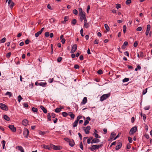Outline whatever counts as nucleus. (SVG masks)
I'll list each match as a JSON object with an SVG mask.
<instances>
[{"mask_svg": "<svg viewBox=\"0 0 152 152\" xmlns=\"http://www.w3.org/2000/svg\"><path fill=\"white\" fill-rule=\"evenodd\" d=\"M102 146V144L93 145L91 146V147L89 148V149L92 151H93L94 150L98 149Z\"/></svg>", "mask_w": 152, "mask_h": 152, "instance_id": "obj_1", "label": "nucleus"}, {"mask_svg": "<svg viewBox=\"0 0 152 152\" xmlns=\"http://www.w3.org/2000/svg\"><path fill=\"white\" fill-rule=\"evenodd\" d=\"M110 96V93L103 95L100 97V100L101 101H103L109 97Z\"/></svg>", "mask_w": 152, "mask_h": 152, "instance_id": "obj_2", "label": "nucleus"}, {"mask_svg": "<svg viewBox=\"0 0 152 152\" xmlns=\"http://www.w3.org/2000/svg\"><path fill=\"white\" fill-rule=\"evenodd\" d=\"M137 130V126H134L132 127L130 130L129 132V134L130 135H132L135 133Z\"/></svg>", "mask_w": 152, "mask_h": 152, "instance_id": "obj_3", "label": "nucleus"}, {"mask_svg": "<svg viewBox=\"0 0 152 152\" xmlns=\"http://www.w3.org/2000/svg\"><path fill=\"white\" fill-rule=\"evenodd\" d=\"M79 15L80 16V20L81 22H82L83 19L86 18L85 12H82V14H79Z\"/></svg>", "mask_w": 152, "mask_h": 152, "instance_id": "obj_4", "label": "nucleus"}, {"mask_svg": "<svg viewBox=\"0 0 152 152\" xmlns=\"http://www.w3.org/2000/svg\"><path fill=\"white\" fill-rule=\"evenodd\" d=\"M0 108L3 110H8L7 107L5 104L2 103H0Z\"/></svg>", "mask_w": 152, "mask_h": 152, "instance_id": "obj_5", "label": "nucleus"}, {"mask_svg": "<svg viewBox=\"0 0 152 152\" xmlns=\"http://www.w3.org/2000/svg\"><path fill=\"white\" fill-rule=\"evenodd\" d=\"M29 134V131L28 129L26 128L25 129L23 132V134L24 136L27 138Z\"/></svg>", "mask_w": 152, "mask_h": 152, "instance_id": "obj_6", "label": "nucleus"}, {"mask_svg": "<svg viewBox=\"0 0 152 152\" xmlns=\"http://www.w3.org/2000/svg\"><path fill=\"white\" fill-rule=\"evenodd\" d=\"M90 126H87L85 129H84L85 132L86 134H88L89 133L90 130L91 129Z\"/></svg>", "mask_w": 152, "mask_h": 152, "instance_id": "obj_7", "label": "nucleus"}, {"mask_svg": "<svg viewBox=\"0 0 152 152\" xmlns=\"http://www.w3.org/2000/svg\"><path fill=\"white\" fill-rule=\"evenodd\" d=\"M52 148L55 150H60L62 148L59 145H52Z\"/></svg>", "mask_w": 152, "mask_h": 152, "instance_id": "obj_8", "label": "nucleus"}, {"mask_svg": "<svg viewBox=\"0 0 152 152\" xmlns=\"http://www.w3.org/2000/svg\"><path fill=\"white\" fill-rule=\"evenodd\" d=\"M100 140L97 138H94L92 139L91 141V143H96L100 142Z\"/></svg>", "mask_w": 152, "mask_h": 152, "instance_id": "obj_9", "label": "nucleus"}, {"mask_svg": "<svg viewBox=\"0 0 152 152\" xmlns=\"http://www.w3.org/2000/svg\"><path fill=\"white\" fill-rule=\"evenodd\" d=\"M91 118L89 117H88L86 118V120H85L83 125L85 126H86L89 123V121H91Z\"/></svg>", "mask_w": 152, "mask_h": 152, "instance_id": "obj_10", "label": "nucleus"}, {"mask_svg": "<svg viewBox=\"0 0 152 152\" xmlns=\"http://www.w3.org/2000/svg\"><path fill=\"white\" fill-rule=\"evenodd\" d=\"M77 45L76 44H75L73 45L72 47V50L71 51V53H73L75 52L77 49Z\"/></svg>", "mask_w": 152, "mask_h": 152, "instance_id": "obj_11", "label": "nucleus"}, {"mask_svg": "<svg viewBox=\"0 0 152 152\" xmlns=\"http://www.w3.org/2000/svg\"><path fill=\"white\" fill-rule=\"evenodd\" d=\"M9 128L13 132H15L16 131V128L13 125H11L9 126Z\"/></svg>", "mask_w": 152, "mask_h": 152, "instance_id": "obj_12", "label": "nucleus"}, {"mask_svg": "<svg viewBox=\"0 0 152 152\" xmlns=\"http://www.w3.org/2000/svg\"><path fill=\"white\" fill-rule=\"evenodd\" d=\"M151 28L150 25L148 24L147 26V29L145 32V34L146 36L148 35Z\"/></svg>", "mask_w": 152, "mask_h": 152, "instance_id": "obj_13", "label": "nucleus"}, {"mask_svg": "<svg viewBox=\"0 0 152 152\" xmlns=\"http://www.w3.org/2000/svg\"><path fill=\"white\" fill-rule=\"evenodd\" d=\"M116 134L115 132H112L111 134L110 137L108 139L109 141H111L112 140L113 138L115 136Z\"/></svg>", "mask_w": 152, "mask_h": 152, "instance_id": "obj_14", "label": "nucleus"}, {"mask_svg": "<svg viewBox=\"0 0 152 152\" xmlns=\"http://www.w3.org/2000/svg\"><path fill=\"white\" fill-rule=\"evenodd\" d=\"M69 143V145L72 147L74 146L75 144L74 141L73 139L70 140Z\"/></svg>", "mask_w": 152, "mask_h": 152, "instance_id": "obj_15", "label": "nucleus"}, {"mask_svg": "<svg viewBox=\"0 0 152 152\" xmlns=\"http://www.w3.org/2000/svg\"><path fill=\"white\" fill-rule=\"evenodd\" d=\"M122 143L121 142H119L118 145L116 147L115 149L118 150L120 149L122 146Z\"/></svg>", "mask_w": 152, "mask_h": 152, "instance_id": "obj_16", "label": "nucleus"}, {"mask_svg": "<svg viewBox=\"0 0 152 152\" xmlns=\"http://www.w3.org/2000/svg\"><path fill=\"white\" fill-rule=\"evenodd\" d=\"M28 123V121L27 119L23 120L22 122V124L24 126H26Z\"/></svg>", "mask_w": 152, "mask_h": 152, "instance_id": "obj_17", "label": "nucleus"}, {"mask_svg": "<svg viewBox=\"0 0 152 152\" xmlns=\"http://www.w3.org/2000/svg\"><path fill=\"white\" fill-rule=\"evenodd\" d=\"M40 108L43 111L44 113H47V110L46 108H45L43 106H41L40 107Z\"/></svg>", "mask_w": 152, "mask_h": 152, "instance_id": "obj_18", "label": "nucleus"}, {"mask_svg": "<svg viewBox=\"0 0 152 152\" xmlns=\"http://www.w3.org/2000/svg\"><path fill=\"white\" fill-rule=\"evenodd\" d=\"M39 86H41L43 87H45L46 86L47 83L46 82H40L39 83Z\"/></svg>", "mask_w": 152, "mask_h": 152, "instance_id": "obj_19", "label": "nucleus"}, {"mask_svg": "<svg viewBox=\"0 0 152 152\" xmlns=\"http://www.w3.org/2000/svg\"><path fill=\"white\" fill-rule=\"evenodd\" d=\"M18 148L19 150L21 152H24V150L23 149V148L20 146H18Z\"/></svg>", "mask_w": 152, "mask_h": 152, "instance_id": "obj_20", "label": "nucleus"}, {"mask_svg": "<svg viewBox=\"0 0 152 152\" xmlns=\"http://www.w3.org/2000/svg\"><path fill=\"white\" fill-rule=\"evenodd\" d=\"M87 98L86 97H84L82 103L83 104H85L87 102Z\"/></svg>", "mask_w": 152, "mask_h": 152, "instance_id": "obj_21", "label": "nucleus"}, {"mask_svg": "<svg viewBox=\"0 0 152 152\" xmlns=\"http://www.w3.org/2000/svg\"><path fill=\"white\" fill-rule=\"evenodd\" d=\"M8 4L10 8L11 9H12L14 4V3L12 1L10 2V3L8 2Z\"/></svg>", "mask_w": 152, "mask_h": 152, "instance_id": "obj_22", "label": "nucleus"}, {"mask_svg": "<svg viewBox=\"0 0 152 152\" xmlns=\"http://www.w3.org/2000/svg\"><path fill=\"white\" fill-rule=\"evenodd\" d=\"M4 118L7 121H9L10 120V118L7 115H4Z\"/></svg>", "mask_w": 152, "mask_h": 152, "instance_id": "obj_23", "label": "nucleus"}, {"mask_svg": "<svg viewBox=\"0 0 152 152\" xmlns=\"http://www.w3.org/2000/svg\"><path fill=\"white\" fill-rule=\"evenodd\" d=\"M93 134L96 137V138H100L101 137L100 136H99L97 133H94Z\"/></svg>", "mask_w": 152, "mask_h": 152, "instance_id": "obj_24", "label": "nucleus"}, {"mask_svg": "<svg viewBox=\"0 0 152 152\" xmlns=\"http://www.w3.org/2000/svg\"><path fill=\"white\" fill-rule=\"evenodd\" d=\"M62 109V108H57L55 109V111L56 113H58L60 112L61 109Z\"/></svg>", "mask_w": 152, "mask_h": 152, "instance_id": "obj_25", "label": "nucleus"}, {"mask_svg": "<svg viewBox=\"0 0 152 152\" xmlns=\"http://www.w3.org/2000/svg\"><path fill=\"white\" fill-rule=\"evenodd\" d=\"M69 113H70L69 115L70 116L71 118L72 119H74L75 118V115L73 114L72 112H70Z\"/></svg>", "mask_w": 152, "mask_h": 152, "instance_id": "obj_26", "label": "nucleus"}, {"mask_svg": "<svg viewBox=\"0 0 152 152\" xmlns=\"http://www.w3.org/2000/svg\"><path fill=\"white\" fill-rule=\"evenodd\" d=\"M78 121H75L73 123L72 125L73 127H75L77 126Z\"/></svg>", "mask_w": 152, "mask_h": 152, "instance_id": "obj_27", "label": "nucleus"}, {"mask_svg": "<svg viewBox=\"0 0 152 152\" xmlns=\"http://www.w3.org/2000/svg\"><path fill=\"white\" fill-rule=\"evenodd\" d=\"M5 95H9V97H10L12 96V94L11 92L7 91Z\"/></svg>", "mask_w": 152, "mask_h": 152, "instance_id": "obj_28", "label": "nucleus"}, {"mask_svg": "<svg viewBox=\"0 0 152 152\" xmlns=\"http://www.w3.org/2000/svg\"><path fill=\"white\" fill-rule=\"evenodd\" d=\"M141 116L143 117V119L144 121L145 122V120L146 118V115L144 114L141 113Z\"/></svg>", "mask_w": 152, "mask_h": 152, "instance_id": "obj_29", "label": "nucleus"}, {"mask_svg": "<svg viewBox=\"0 0 152 152\" xmlns=\"http://www.w3.org/2000/svg\"><path fill=\"white\" fill-rule=\"evenodd\" d=\"M77 23V20H76V19H73L71 22V23L72 24H73V25H75Z\"/></svg>", "mask_w": 152, "mask_h": 152, "instance_id": "obj_30", "label": "nucleus"}, {"mask_svg": "<svg viewBox=\"0 0 152 152\" xmlns=\"http://www.w3.org/2000/svg\"><path fill=\"white\" fill-rule=\"evenodd\" d=\"M18 100L19 102H20L21 100L23 99V98L20 95H19L18 97Z\"/></svg>", "mask_w": 152, "mask_h": 152, "instance_id": "obj_31", "label": "nucleus"}, {"mask_svg": "<svg viewBox=\"0 0 152 152\" xmlns=\"http://www.w3.org/2000/svg\"><path fill=\"white\" fill-rule=\"evenodd\" d=\"M104 27L106 30H107V31H109L110 28L107 24H104Z\"/></svg>", "mask_w": 152, "mask_h": 152, "instance_id": "obj_32", "label": "nucleus"}, {"mask_svg": "<svg viewBox=\"0 0 152 152\" xmlns=\"http://www.w3.org/2000/svg\"><path fill=\"white\" fill-rule=\"evenodd\" d=\"M47 118H48V120L49 121H50L51 120V116H50V113H48Z\"/></svg>", "mask_w": 152, "mask_h": 152, "instance_id": "obj_33", "label": "nucleus"}, {"mask_svg": "<svg viewBox=\"0 0 152 152\" xmlns=\"http://www.w3.org/2000/svg\"><path fill=\"white\" fill-rule=\"evenodd\" d=\"M32 111L34 112H37L38 111L36 107H32Z\"/></svg>", "mask_w": 152, "mask_h": 152, "instance_id": "obj_34", "label": "nucleus"}, {"mask_svg": "<svg viewBox=\"0 0 152 152\" xmlns=\"http://www.w3.org/2000/svg\"><path fill=\"white\" fill-rule=\"evenodd\" d=\"M6 39L5 37H4L0 40V42L1 43H4L6 41Z\"/></svg>", "mask_w": 152, "mask_h": 152, "instance_id": "obj_35", "label": "nucleus"}, {"mask_svg": "<svg viewBox=\"0 0 152 152\" xmlns=\"http://www.w3.org/2000/svg\"><path fill=\"white\" fill-rule=\"evenodd\" d=\"M129 80V78H125L123 80V82H127Z\"/></svg>", "mask_w": 152, "mask_h": 152, "instance_id": "obj_36", "label": "nucleus"}, {"mask_svg": "<svg viewBox=\"0 0 152 152\" xmlns=\"http://www.w3.org/2000/svg\"><path fill=\"white\" fill-rule=\"evenodd\" d=\"M128 141L130 143H132V138L128 137Z\"/></svg>", "mask_w": 152, "mask_h": 152, "instance_id": "obj_37", "label": "nucleus"}, {"mask_svg": "<svg viewBox=\"0 0 152 152\" xmlns=\"http://www.w3.org/2000/svg\"><path fill=\"white\" fill-rule=\"evenodd\" d=\"M41 33L39 31L38 32H37V33H36L35 34V36L36 37H38L39 35Z\"/></svg>", "mask_w": 152, "mask_h": 152, "instance_id": "obj_38", "label": "nucleus"}, {"mask_svg": "<svg viewBox=\"0 0 152 152\" xmlns=\"http://www.w3.org/2000/svg\"><path fill=\"white\" fill-rule=\"evenodd\" d=\"M62 115L63 117H66L68 115V114L66 112H63L62 113Z\"/></svg>", "mask_w": 152, "mask_h": 152, "instance_id": "obj_39", "label": "nucleus"}, {"mask_svg": "<svg viewBox=\"0 0 152 152\" xmlns=\"http://www.w3.org/2000/svg\"><path fill=\"white\" fill-rule=\"evenodd\" d=\"M49 33L48 32H46L45 33V36L46 37H48L49 36Z\"/></svg>", "mask_w": 152, "mask_h": 152, "instance_id": "obj_40", "label": "nucleus"}, {"mask_svg": "<svg viewBox=\"0 0 152 152\" xmlns=\"http://www.w3.org/2000/svg\"><path fill=\"white\" fill-rule=\"evenodd\" d=\"M131 2V0H127L126 1V5H128L130 4Z\"/></svg>", "mask_w": 152, "mask_h": 152, "instance_id": "obj_41", "label": "nucleus"}, {"mask_svg": "<svg viewBox=\"0 0 152 152\" xmlns=\"http://www.w3.org/2000/svg\"><path fill=\"white\" fill-rule=\"evenodd\" d=\"M79 11V14H82V12H85L84 11H83L82 9L81 8H78Z\"/></svg>", "mask_w": 152, "mask_h": 152, "instance_id": "obj_42", "label": "nucleus"}, {"mask_svg": "<svg viewBox=\"0 0 152 152\" xmlns=\"http://www.w3.org/2000/svg\"><path fill=\"white\" fill-rule=\"evenodd\" d=\"M73 13L75 15H77L78 13V11L74 9L73 10Z\"/></svg>", "mask_w": 152, "mask_h": 152, "instance_id": "obj_43", "label": "nucleus"}, {"mask_svg": "<svg viewBox=\"0 0 152 152\" xmlns=\"http://www.w3.org/2000/svg\"><path fill=\"white\" fill-rule=\"evenodd\" d=\"M116 8L118 9L119 8H121V5L119 4H116Z\"/></svg>", "mask_w": 152, "mask_h": 152, "instance_id": "obj_44", "label": "nucleus"}, {"mask_svg": "<svg viewBox=\"0 0 152 152\" xmlns=\"http://www.w3.org/2000/svg\"><path fill=\"white\" fill-rule=\"evenodd\" d=\"M83 29L82 28L80 31V33L82 37H84V35L83 34Z\"/></svg>", "mask_w": 152, "mask_h": 152, "instance_id": "obj_45", "label": "nucleus"}, {"mask_svg": "<svg viewBox=\"0 0 152 152\" xmlns=\"http://www.w3.org/2000/svg\"><path fill=\"white\" fill-rule=\"evenodd\" d=\"M85 27L86 28H88L89 26V25L88 23H84V24Z\"/></svg>", "mask_w": 152, "mask_h": 152, "instance_id": "obj_46", "label": "nucleus"}, {"mask_svg": "<svg viewBox=\"0 0 152 152\" xmlns=\"http://www.w3.org/2000/svg\"><path fill=\"white\" fill-rule=\"evenodd\" d=\"M138 42L137 41L135 42L134 44V46L135 47H136L138 45Z\"/></svg>", "mask_w": 152, "mask_h": 152, "instance_id": "obj_47", "label": "nucleus"}, {"mask_svg": "<svg viewBox=\"0 0 152 152\" xmlns=\"http://www.w3.org/2000/svg\"><path fill=\"white\" fill-rule=\"evenodd\" d=\"M126 26L124 25L123 26V31L124 33L126 32Z\"/></svg>", "mask_w": 152, "mask_h": 152, "instance_id": "obj_48", "label": "nucleus"}, {"mask_svg": "<svg viewBox=\"0 0 152 152\" xmlns=\"http://www.w3.org/2000/svg\"><path fill=\"white\" fill-rule=\"evenodd\" d=\"M140 57L142 58L144 57L143 53L142 52H140L139 53Z\"/></svg>", "mask_w": 152, "mask_h": 152, "instance_id": "obj_49", "label": "nucleus"}, {"mask_svg": "<svg viewBox=\"0 0 152 152\" xmlns=\"http://www.w3.org/2000/svg\"><path fill=\"white\" fill-rule=\"evenodd\" d=\"M62 59V58L61 57H58L57 59V61L58 62H60Z\"/></svg>", "mask_w": 152, "mask_h": 152, "instance_id": "obj_50", "label": "nucleus"}, {"mask_svg": "<svg viewBox=\"0 0 152 152\" xmlns=\"http://www.w3.org/2000/svg\"><path fill=\"white\" fill-rule=\"evenodd\" d=\"M97 73L98 74L101 75L102 74L103 72L102 70L101 69H99Z\"/></svg>", "mask_w": 152, "mask_h": 152, "instance_id": "obj_51", "label": "nucleus"}, {"mask_svg": "<svg viewBox=\"0 0 152 152\" xmlns=\"http://www.w3.org/2000/svg\"><path fill=\"white\" fill-rule=\"evenodd\" d=\"M82 117V116L81 115H79L78 116L77 118L76 121H78L79 119L81 118Z\"/></svg>", "mask_w": 152, "mask_h": 152, "instance_id": "obj_52", "label": "nucleus"}, {"mask_svg": "<svg viewBox=\"0 0 152 152\" xmlns=\"http://www.w3.org/2000/svg\"><path fill=\"white\" fill-rule=\"evenodd\" d=\"M147 88H146L145 90H144L142 92V94L143 95L145 94L147 92Z\"/></svg>", "mask_w": 152, "mask_h": 152, "instance_id": "obj_53", "label": "nucleus"}, {"mask_svg": "<svg viewBox=\"0 0 152 152\" xmlns=\"http://www.w3.org/2000/svg\"><path fill=\"white\" fill-rule=\"evenodd\" d=\"M142 27H139L137 28L136 30L137 31H140L142 30Z\"/></svg>", "mask_w": 152, "mask_h": 152, "instance_id": "obj_54", "label": "nucleus"}, {"mask_svg": "<svg viewBox=\"0 0 152 152\" xmlns=\"http://www.w3.org/2000/svg\"><path fill=\"white\" fill-rule=\"evenodd\" d=\"M80 147L82 150H83V146L82 142H81L80 144Z\"/></svg>", "mask_w": 152, "mask_h": 152, "instance_id": "obj_55", "label": "nucleus"}, {"mask_svg": "<svg viewBox=\"0 0 152 152\" xmlns=\"http://www.w3.org/2000/svg\"><path fill=\"white\" fill-rule=\"evenodd\" d=\"M23 106L24 107H28V104L26 103H24L23 104Z\"/></svg>", "mask_w": 152, "mask_h": 152, "instance_id": "obj_56", "label": "nucleus"}, {"mask_svg": "<svg viewBox=\"0 0 152 152\" xmlns=\"http://www.w3.org/2000/svg\"><path fill=\"white\" fill-rule=\"evenodd\" d=\"M43 148L46 149H49V147L48 145H43Z\"/></svg>", "mask_w": 152, "mask_h": 152, "instance_id": "obj_57", "label": "nucleus"}, {"mask_svg": "<svg viewBox=\"0 0 152 152\" xmlns=\"http://www.w3.org/2000/svg\"><path fill=\"white\" fill-rule=\"evenodd\" d=\"M121 135V133H118V134L114 138V140H115L117 138H118L120 135Z\"/></svg>", "mask_w": 152, "mask_h": 152, "instance_id": "obj_58", "label": "nucleus"}, {"mask_svg": "<svg viewBox=\"0 0 152 152\" xmlns=\"http://www.w3.org/2000/svg\"><path fill=\"white\" fill-rule=\"evenodd\" d=\"M11 53L10 52L8 53L6 55V57L7 58H9L11 56Z\"/></svg>", "mask_w": 152, "mask_h": 152, "instance_id": "obj_59", "label": "nucleus"}, {"mask_svg": "<svg viewBox=\"0 0 152 152\" xmlns=\"http://www.w3.org/2000/svg\"><path fill=\"white\" fill-rule=\"evenodd\" d=\"M74 68L76 69H79V66L77 64H75L74 65Z\"/></svg>", "mask_w": 152, "mask_h": 152, "instance_id": "obj_60", "label": "nucleus"}, {"mask_svg": "<svg viewBox=\"0 0 152 152\" xmlns=\"http://www.w3.org/2000/svg\"><path fill=\"white\" fill-rule=\"evenodd\" d=\"M53 78H51L49 79L48 81L50 83H51L53 82Z\"/></svg>", "mask_w": 152, "mask_h": 152, "instance_id": "obj_61", "label": "nucleus"}, {"mask_svg": "<svg viewBox=\"0 0 152 152\" xmlns=\"http://www.w3.org/2000/svg\"><path fill=\"white\" fill-rule=\"evenodd\" d=\"M149 108H150V106H145L144 108V109L145 110H148L149 109Z\"/></svg>", "mask_w": 152, "mask_h": 152, "instance_id": "obj_62", "label": "nucleus"}, {"mask_svg": "<svg viewBox=\"0 0 152 152\" xmlns=\"http://www.w3.org/2000/svg\"><path fill=\"white\" fill-rule=\"evenodd\" d=\"M64 140L67 142H69L70 140V139H69V138H67V137H65L64 138Z\"/></svg>", "mask_w": 152, "mask_h": 152, "instance_id": "obj_63", "label": "nucleus"}, {"mask_svg": "<svg viewBox=\"0 0 152 152\" xmlns=\"http://www.w3.org/2000/svg\"><path fill=\"white\" fill-rule=\"evenodd\" d=\"M94 44H97L99 43V40L96 39L94 41Z\"/></svg>", "mask_w": 152, "mask_h": 152, "instance_id": "obj_64", "label": "nucleus"}]
</instances>
